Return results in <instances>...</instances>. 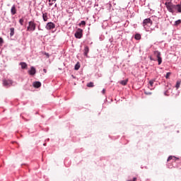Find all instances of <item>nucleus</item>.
<instances>
[{"mask_svg":"<svg viewBox=\"0 0 181 181\" xmlns=\"http://www.w3.org/2000/svg\"><path fill=\"white\" fill-rule=\"evenodd\" d=\"M11 15H16V6L15 5H13L11 9Z\"/></svg>","mask_w":181,"mask_h":181,"instance_id":"obj_11","label":"nucleus"},{"mask_svg":"<svg viewBox=\"0 0 181 181\" xmlns=\"http://www.w3.org/2000/svg\"><path fill=\"white\" fill-rule=\"evenodd\" d=\"M119 83L120 84H122V86H127L128 83V80H123V81H121Z\"/></svg>","mask_w":181,"mask_h":181,"instance_id":"obj_19","label":"nucleus"},{"mask_svg":"<svg viewBox=\"0 0 181 181\" xmlns=\"http://www.w3.org/2000/svg\"><path fill=\"white\" fill-rule=\"evenodd\" d=\"M4 43V39L2 37H0V46H1Z\"/></svg>","mask_w":181,"mask_h":181,"instance_id":"obj_28","label":"nucleus"},{"mask_svg":"<svg viewBox=\"0 0 181 181\" xmlns=\"http://www.w3.org/2000/svg\"><path fill=\"white\" fill-rule=\"evenodd\" d=\"M42 18H43L44 22H47V19H48L47 13L42 14Z\"/></svg>","mask_w":181,"mask_h":181,"instance_id":"obj_15","label":"nucleus"},{"mask_svg":"<svg viewBox=\"0 0 181 181\" xmlns=\"http://www.w3.org/2000/svg\"><path fill=\"white\" fill-rule=\"evenodd\" d=\"M81 25L86 26V21H81V23H79V26H81Z\"/></svg>","mask_w":181,"mask_h":181,"instance_id":"obj_23","label":"nucleus"},{"mask_svg":"<svg viewBox=\"0 0 181 181\" xmlns=\"http://www.w3.org/2000/svg\"><path fill=\"white\" fill-rule=\"evenodd\" d=\"M87 87H94V83L93 82H90L87 84Z\"/></svg>","mask_w":181,"mask_h":181,"instance_id":"obj_22","label":"nucleus"},{"mask_svg":"<svg viewBox=\"0 0 181 181\" xmlns=\"http://www.w3.org/2000/svg\"><path fill=\"white\" fill-rule=\"evenodd\" d=\"M57 4H55V6H57Z\"/></svg>","mask_w":181,"mask_h":181,"instance_id":"obj_34","label":"nucleus"},{"mask_svg":"<svg viewBox=\"0 0 181 181\" xmlns=\"http://www.w3.org/2000/svg\"><path fill=\"white\" fill-rule=\"evenodd\" d=\"M154 82H155V81H149L150 86L153 87V83Z\"/></svg>","mask_w":181,"mask_h":181,"instance_id":"obj_26","label":"nucleus"},{"mask_svg":"<svg viewBox=\"0 0 181 181\" xmlns=\"http://www.w3.org/2000/svg\"><path fill=\"white\" fill-rule=\"evenodd\" d=\"M88 52H90V49L88 48V46H86L84 47V52L83 54L86 56V57H88Z\"/></svg>","mask_w":181,"mask_h":181,"instance_id":"obj_10","label":"nucleus"},{"mask_svg":"<svg viewBox=\"0 0 181 181\" xmlns=\"http://www.w3.org/2000/svg\"><path fill=\"white\" fill-rule=\"evenodd\" d=\"M102 93H103V94H105V89H103Z\"/></svg>","mask_w":181,"mask_h":181,"instance_id":"obj_31","label":"nucleus"},{"mask_svg":"<svg viewBox=\"0 0 181 181\" xmlns=\"http://www.w3.org/2000/svg\"><path fill=\"white\" fill-rule=\"evenodd\" d=\"M152 20L151 18H146L143 21V26L144 28H146V26H152Z\"/></svg>","mask_w":181,"mask_h":181,"instance_id":"obj_4","label":"nucleus"},{"mask_svg":"<svg viewBox=\"0 0 181 181\" xmlns=\"http://www.w3.org/2000/svg\"><path fill=\"white\" fill-rule=\"evenodd\" d=\"M33 86L35 88H39L42 86V83L39 81H35L33 83Z\"/></svg>","mask_w":181,"mask_h":181,"instance_id":"obj_13","label":"nucleus"},{"mask_svg":"<svg viewBox=\"0 0 181 181\" xmlns=\"http://www.w3.org/2000/svg\"><path fill=\"white\" fill-rule=\"evenodd\" d=\"M35 30H36V23L34 21H29L27 32H35Z\"/></svg>","mask_w":181,"mask_h":181,"instance_id":"obj_2","label":"nucleus"},{"mask_svg":"<svg viewBox=\"0 0 181 181\" xmlns=\"http://www.w3.org/2000/svg\"><path fill=\"white\" fill-rule=\"evenodd\" d=\"M180 84H181V80H177L175 85V88H177V90L179 88V87H180Z\"/></svg>","mask_w":181,"mask_h":181,"instance_id":"obj_17","label":"nucleus"},{"mask_svg":"<svg viewBox=\"0 0 181 181\" xmlns=\"http://www.w3.org/2000/svg\"><path fill=\"white\" fill-rule=\"evenodd\" d=\"M74 36L76 39H81V37H83V29L78 28L74 34Z\"/></svg>","mask_w":181,"mask_h":181,"instance_id":"obj_3","label":"nucleus"},{"mask_svg":"<svg viewBox=\"0 0 181 181\" xmlns=\"http://www.w3.org/2000/svg\"><path fill=\"white\" fill-rule=\"evenodd\" d=\"M170 74H171L170 72H168V73L166 74L165 78H169L170 77Z\"/></svg>","mask_w":181,"mask_h":181,"instance_id":"obj_24","label":"nucleus"},{"mask_svg":"<svg viewBox=\"0 0 181 181\" xmlns=\"http://www.w3.org/2000/svg\"><path fill=\"white\" fill-rule=\"evenodd\" d=\"M175 12L177 13H181V1L180 4L175 5Z\"/></svg>","mask_w":181,"mask_h":181,"instance_id":"obj_9","label":"nucleus"},{"mask_svg":"<svg viewBox=\"0 0 181 181\" xmlns=\"http://www.w3.org/2000/svg\"><path fill=\"white\" fill-rule=\"evenodd\" d=\"M145 94L146 95H151V94H152V93H151V92H145Z\"/></svg>","mask_w":181,"mask_h":181,"instance_id":"obj_29","label":"nucleus"},{"mask_svg":"<svg viewBox=\"0 0 181 181\" xmlns=\"http://www.w3.org/2000/svg\"><path fill=\"white\" fill-rule=\"evenodd\" d=\"M44 73H47V71L46 69H43Z\"/></svg>","mask_w":181,"mask_h":181,"instance_id":"obj_32","label":"nucleus"},{"mask_svg":"<svg viewBox=\"0 0 181 181\" xmlns=\"http://www.w3.org/2000/svg\"><path fill=\"white\" fill-rule=\"evenodd\" d=\"M154 55L158 59V65L162 64V57H160L161 56L160 52H159V51H154Z\"/></svg>","mask_w":181,"mask_h":181,"instance_id":"obj_5","label":"nucleus"},{"mask_svg":"<svg viewBox=\"0 0 181 181\" xmlns=\"http://www.w3.org/2000/svg\"><path fill=\"white\" fill-rule=\"evenodd\" d=\"M80 69V63H76L74 67L75 70H78Z\"/></svg>","mask_w":181,"mask_h":181,"instance_id":"obj_20","label":"nucleus"},{"mask_svg":"<svg viewBox=\"0 0 181 181\" xmlns=\"http://www.w3.org/2000/svg\"><path fill=\"white\" fill-rule=\"evenodd\" d=\"M23 22H25V20L23 18H21L19 20V23L21 26H23Z\"/></svg>","mask_w":181,"mask_h":181,"instance_id":"obj_21","label":"nucleus"},{"mask_svg":"<svg viewBox=\"0 0 181 181\" xmlns=\"http://www.w3.org/2000/svg\"><path fill=\"white\" fill-rule=\"evenodd\" d=\"M169 160H173V162H176V160H179V158L175 157V156H169L168 158V162H169Z\"/></svg>","mask_w":181,"mask_h":181,"instance_id":"obj_12","label":"nucleus"},{"mask_svg":"<svg viewBox=\"0 0 181 181\" xmlns=\"http://www.w3.org/2000/svg\"><path fill=\"white\" fill-rule=\"evenodd\" d=\"M175 23V25H180V23H181V20H177V21H176Z\"/></svg>","mask_w":181,"mask_h":181,"instance_id":"obj_27","label":"nucleus"},{"mask_svg":"<svg viewBox=\"0 0 181 181\" xmlns=\"http://www.w3.org/2000/svg\"><path fill=\"white\" fill-rule=\"evenodd\" d=\"M134 39H136V40H141V34H136L134 36Z\"/></svg>","mask_w":181,"mask_h":181,"instance_id":"obj_18","label":"nucleus"},{"mask_svg":"<svg viewBox=\"0 0 181 181\" xmlns=\"http://www.w3.org/2000/svg\"><path fill=\"white\" fill-rule=\"evenodd\" d=\"M20 66H21V69H28V64L25 62H21Z\"/></svg>","mask_w":181,"mask_h":181,"instance_id":"obj_14","label":"nucleus"},{"mask_svg":"<svg viewBox=\"0 0 181 181\" xmlns=\"http://www.w3.org/2000/svg\"><path fill=\"white\" fill-rule=\"evenodd\" d=\"M45 56H47V57H49V53H47V52H45Z\"/></svg>","mask_w":181,"mask_h":181,"instance_id":"obj_30","label":"nucleus"},{"mask_svg":"<svg viewBox=\"0 0 181 181\" xmlns=\"http://www.w3.org/2000/svg\"><path fill=\"white\" fill-rule=\"evenodd\" d=\"M13 35H15V28H10V36H11V37H12V36H13Z\"/></svg>","mask_w":181,"mask_h":181,"instance_id":"obj_16","label":"nucleus"},{"mask_svg":"<svg viewBox=\"0 0 181 181\" xmlns=\"http://www.w3.org/2000/svg\"><path fill=\"white\" fill-rule=\"evenodd\" d=\"M3 86H4V87H10V86H12V81H11V80H4L3 81Z\"/></svg>","mask_w":181,"mask_h":181,"instance_id":"obj_8","label":"nucleus"},{"mask_svg":"<svg viewBox=\"0 0 181 181\" xmlns=\"http://www.w3.org/2000/svg\"><path fill=\"white\" fill-rule=\"evenodd\" d=\"M28 74H30V76H35V74H36V68H35L34 66H31L30 69L28 70Z\"/></svg>","mask_w":181,"mask_h":181,"instance_id":"obj_7","label":"nucleus"},{"mask_svg":"<svg viewBox=\"0 0 181 181\" xmlns=\"http://www.w3.org/2000/svg\"><path fill=\"white\" fill-rule=\"evenodd\" d=\"M57 0H52V1H54V2H56Z\"/></svg>","mask_w":181,"mask_h":181,"instance_id":"obj_33","label":"nucleus"},{"mask_svg":"<svg viewBox=\"0 0 181 181\" xmlns=\"http://www.w3.org/2000/svg\"><path fill=\"white\" fill-rule=\"evenodd\" d=\"M54 28H56V25L54 24V23H47L46 26H45V29H47V30H52V29H54Z\"/></svg>","mask_w":181,"mask_h":181,"instance_id":"obj_6","label":"nucleus"},{"mask_svg":"<svg viewBox=\"0 0 181 181\" xmlns=\"http://www.w3.org/2000/svg\"><path fill=\"white\" fill-rule=\"evenodd\" d=\"M48 2H49V6H52V5H53V0H48Z\"/></svg>","mask_w":181,"mask_h":181,"instance_id":"obj_25","label":"nucleus"},{"mask_svg":"<svg viewBox=\"0 0 181 181\" xmlns=\"http://www.w3.org/2000/svg\"><path fill=\"white\" fill-rule=\"evenodd\" d=\"M165 5L168 12H170V13H175L176 5L173 4V3H172L170 1L165 2Z\"/></svg>","mask_w":181,"mask_h":181,"instance_id":"obj_1","label":"nucleus"}]
</instances>
